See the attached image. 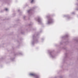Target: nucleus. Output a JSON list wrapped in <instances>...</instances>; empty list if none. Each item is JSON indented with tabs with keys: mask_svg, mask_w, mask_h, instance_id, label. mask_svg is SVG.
<instances>
[{
	"mask_svg": "<svg viewBox=\"0 0 78 78\" xmlns=\"http://www.w3.org/2000/svg\"><path fill=\"white\" fill-rule=\"evenodd\" d=\"M52 22H53V20L51 19L49 21V23H52Z\"/></svg>",
	"mask_w": 78,
	"mask_h": 78,
	"instance_id": "obj_2",
	"label": "nucleus"
},
{
	"mask_svg": "<svg viewBox=\"0 0 78 78\" xmlns=\"http://www.w3.org/2000/svg\"><path fill=\"white\" fill-rule=\"evenodd\" d=\"M34 1V0H31V3H33Z\"/></svg>",
	"mask_w": 78,
	"mask_h": 78,
	"instance_id": "obj_3",
	"label": "nucleus"
},
{
	"mask_svg": "<svg viewBox=\"0 0 78 78\" xmlns=\"http://www.w3.org/2000/svg\"><path fill=\"white\" fill-rule=\"evenodd\" d=\"M30 75L31 76H35L36 78H38L39 76H37V75H36L34 73H30Z\"/></svg>",
	"mask_w": 78,
	"mask_h": 78,
	"instance_id": "obj_1",
	"label": "nucleus"
},
{
	"mask_svg": "<svg viewBox=\"0 0 78 78\" xmlns=\"http://www.w3.org/2000/svg\"><path fill=\"white\" fill-rule=\"evenodd\" d=\"M5 11H8V9L7 8H6L5 9Z\"/></svg>",
	"mask_w": 78,
	"mask_h": 78,
	"instance_id": "obj_4",
	"label": "nucleus"
}]
</instances>
